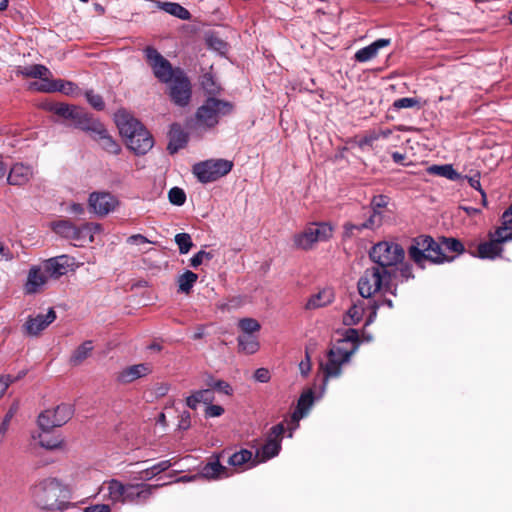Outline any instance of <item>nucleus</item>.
Returning <instances> with one entry per match:
<instances>
[{"label":"nucleus","mask_w":512,"mask_h":512,"mask_svg":"<svg viewBox=\"0 0 512 512\" xmlns=\"http://www.w3.org/2000/svg\"><path fill=\"white\" fill-rule=\"evenodd\" d=\"M56 319V313L50 308L47 314H38L36 316L29 315L22 327L23 333L30 337L38 336Z\"/></svg>","instance_id":"nucleus-15"},{"label":"nucleus","mask_w":512,"mask_h":512,"mask_svg":"<svg viewBox=\"0 0 512 512\" xmlns=\"http://www.w3.org/2000/svg\"><path fill=\"white\" fill-rule=\"evenodd\" d=\"M224 413V408L220 405H213L212 403L208 404L205 409V417L213 418L219 417Z\"/></svg>","instance_id":"nucleus-59"},{"label":"nucleus","mask_w":512,"mask_h":512,"mask_svg":"<svg viewBox=\"0 0 512 512\" xmlns=\"http://www.w3.org/2000/svg\"><path fill=\"white\" fill-rule=\"evenodd\" d=\"M271 378L270 372L267 368H258L254 372V379L260 383H267Z\"/></svg>","instance_id":"nucleus-62"},{"label":"nucleus","mask_w":512,"mask_h":512,"mask_svg":"<svg viewBox=\"0 0 512 512\" xmlns=\"http://www.w3.org/2000/svg\"><path fill=\"white\" fill-rule=\"evenodd\" d=\"M509 240H512V223L505 224L502 220V226L491 235L490 241L482 243V259H494L500 256L503 250L502 244Z\"/></svg>","instance_id":"nucleus-13"},{"label":"nucleus","mask_w":512,"mask_h":512,"mask_svg":"<svg viewBox=\"0 0 512 512\" xmlns=\"http://www.w3.org/2000/svg\"><path fill=\"white\" fill-rule=\"evenodd\" d=\"M369 257L376 264L377 268H382L393 274L395 268L402 264L405 258V251L396 242L380 241L371 247Z\"/></svg>","instance_id":"nucleus-7"},{"label":"nucleus","mask_w":512,"mask_h":512,"mask_svg":"<svg viewBox=\"0 0 512 512\" xmlns=\"http://www.w3.org/2000/svg\"><path fill=\"white\" fill-rule=\"evenodd\" d=\"M299 370L302 376H307L311 371V359L307 350L305 352V359L299 363Z\"/></svg>","instance_id":"nucleus-63"},{"label":"nucleus","mask_w":512,"mask_h":512,"mask_svg":"<svg viewBox=\"0 0 512 512\" xmlns=\"http://www.w3.org/2000/svg\"><path fill=\"white\" fill-rule=\"evenodd\" d=\"M199 478H205L208 480H217L228 477V470L223 466L219 459L216 458L214 461L206 463L198 473Z\"/></svg>","instance_id":"nucleus-25"},{"label":"nucleus","mask_w":512,"mask_h":512,"mask_svg":"<svg viewBox=\"0 0 512 512\" xmlns=\"http://www.w3.org/2000/svg\"><path fill=\"white\" fill-rule=\"evenodd\" d=\"M419 106V100L414 97H403L394 101L393 107L395 109H405Z\"/></svg>","instance_id":"nucleus-52"},{"label":"nucleus","mask_w":512,"mask_h":512,"mask_svg":"<svg viewBox=\"0 0 512 512\" xmlns=\"http://www.w3.org/2000/svg\"><path fill=\"white\" fill-rule=\"evenodd\" d=\"M234 164L226 159H208L193 165L192 172L201 183L214 182L231 172Z\"/></svg>","instance_id":"nucleus-10"},{"label":"nucleus","mask_w":512,"mask_h":512,"mask_svg":"<svg viewBox=\"0 0 512 512\" xmlns=\"http://www.w3.org/2000/svg\"><path fill=\"white\" fill-rule=\"evenodd\" d=\"M293 243L297 249L310 250L316 244V241L313 239L311 229L305 227L302 232L293 236Z\"/></svg>","instance_id":"nucleus-37"},{"label":"nucleus","mask_w":512,"mask_h":512,"mask_svg":"<svg viewBox=\"0 0 512 512\" xmlns=\"http://www.w3.org/2000/svg\"><path fill=\"white\" fill-rule=\"evenodd\" d=\"M175 242L178 245L180 254H187L193 246L191 236L188 233L176 234Z\"/></svg>","instance_id":"nucleus-49"},{"label":"nucleus","mask_w":512,"mask_h":512,"mask_svg":"<svg viewBox=\"0 0 512 512\" xmlns=\"http://www.w3.org/2000/svg\"><path fill=\"white\" fill-rule=\"evenodd\" d=\"M155 488L157 486L150 484H123L112 479L107 483V495L113 503L144 505L151 498Z\"/></svg>","instance_id":"nucleus-5"},{"label":"nucleus","mask_w":512,"mask_h":512,"mask_svg":"<svg viewBox=\"0 0 512 512\" xmlns=\"http://www.w3.org/2000/svg\"><path fill=\"white\" fill-rule=\"evenodd\" d=\"M172 466L170 460H163L155 465L148 467L140 472L139 479L141 480H150L156 475L168 470Z\"/></svg>","instance_id":"nucleus-43"},{"label":"nucleus","mask_w":512,"mask_h":512,"mask_svg":"<svg viewBox=\"0 0 512 512\" xmlns=\"http://www.w3.org/2000/svg\"><path fill=\"white\" fill-rule=\"evenodd\" d=\"M410 259L420 268H424V262L430 261L433 264H441L443 259L440 255V247L431 236L421 235L413 240L408 248Z\"/></svg>","instance_id":"nucleus-9"},{"label":"nucleus","mask_w":512,"mask_h":512,"mask_svg":"<svg viewBox=\"0 0 512 512\" xmlns=\"http://www.w3.org/2000/svg\"><path fill=\"white\" fill-rule=\"evenodd\" d=\"M202 86L209 94H214L218 91V87L215 86L213 78L209 74L204 75Z\"/></svg>","instance_id":"nucleus-61"},{"label":"nucleus","mask_w":512,"mask_h":512,"mask_svg":"<svg viewBox=\"0 0 512 512\" xmlns=\"http://www.w3.org/2000/svg\"><path fill=\"white\" fill-rule=\"evenodd\" d=\"M34 439H38L41 447L47 450H55L62 448L64 439L61 434H50V431H42L38 436H34Z\"/></svg>","instance_id":"nucleus-32"},{"label":"nucleus","mask_w":512,"mask_h":512,"mask_svg":"<svg viewBox=\"0 0 512 512\" xmlns=\"http://www.w3.org/2000/svg\"><path fill=\"white\" fill-rule=\"evenodd\" d=\"M312 231L313 239L317 242L327 241L332 237L333 228L326 222L312 223L307 226Z\"/></svg>","instance_id":"nucleus-36"},{"label":"nucleus","mask_w":512,"mask_h":512,"mask_svg":"<svg viewBox=\"0 0 512 512\" xmlns=\"http://www.w3.org/2000/svg\"><path fill=\"white\" fill-rule=\"evenodd\" d=\"M118 206V198L109 192L94 191L88 197L90 211L99 217H104L115 211Z\"/></svg>","instance_id":"nucleus-14"},{"label":"nucleus","mask_w":512,"mask_h":512,"mask_svg":"<svg viewBox=\"0 0 512 512\" xmlns=\"http://www.w3.org/2000/svg\"><path fill=\"white\" fill-rule=\"evenodd\" d=\"M344 229V237L351 238L358 236L364 231V228H362V225L360 222H347L343 226Z\"/></svg>","instance_id":"nucleus-51"},{"label":"nucleus","mask_w":512,"mask_h":512,"mask_svg":"<svg viewBox=\"0 0 512 512\" xmlns=\"http://www.w3.org/2000/svg\"><path fill=\"white\" fill-rule=\"evenodd\" d=\"M115 123L127 147L136 155H145L154 145V140L144 125L126 110H118L114 115Z\"/></svg>","instance_id":"nucleus-2"},{"label":"nucleus","mask_w":512,"mask_h":512,"mask_svg":"<svg viewBox=\"0 0 512 512\" xmlns=\"http://www.w3.org/2000/svg\"><path fill=\"white\" fill-rule=\"evenodd\" d=\"M74 414V407L71 404L62 403L53 409H46L41 412L37 424L41 431H51L55 427L66 424Z\"/></svg>","instance_id":"nucleus-11"},{"label":"nucleus","mask_w":512,"mask_h":512,"mask_svg":"<svg viewBox=\"0 0 512 512\" xmlns=\"http://www.w3.org/2000/svg\"><path fill=\"white\" fill-rule=\"evenodd\" d=\"M152 372V368L147 363H140L128 366L121 370L117 375V381L122 384L131 383L139 378L147 376Z\"/></svg>","instance_id":"nucleus-18"},{"label":"nucleus","mask_w":512,"mask_h":512,"mask_svg":"<svg viewBox=\"0 0 512 512\" xmlns=\"http://www.w3.org/2000/svg\"><path fill=\"white\" fill-rule=\"evenodd\" d=\"M388 197L385 195H376L372 198L370 203V211H381L388 205Z\"/></svg>","instance_id":"nucleus-54"},{"label":"nucleus","mask_w":512,"mask_h":512,"mask_svg":"<svg viewBox=\"0 0 512 512\" xmlns=\"http://www.w3.org/2000/svg\"><path fill=\"white\" fill-rule=\"evenodd\" d=\"M366 304L363 300H358L346 312L343 317V323L347 326L358 324L364 315Z\"/></svg>","instance_id":"nucleus-33"},{"label":"nucleus","mask_w":512,"mask_h":512,"mask_svg":"<svg viewBox=\"0 0 512 512\" xmlns=\"http://www.w3.org/2000/svg\"><path fill=\"white\" fill-rule=\"evenodd\" d=\"M383 305H386L388 306L389 308H392L393 307V302L391 299H382V300H373V299H370L367 303V307L370 309V313L366 319V323L365 325H370L371 323L374 322L375 318H376V315H377V310L383 306Z\"/></svg>","instance_id":"nucleus-46"},{"label":"nucleus","mask_w":512,"mask_h":512,"mask_svg":"<svg viewBox=\"0 0 512 512\" xmlns=\"http://www.w3.org/2000/svg\"><path fill=\"white\" fill-rule=\"evenodd\" d=\"M237 342L239 351L245 354H254L260 348L259 341L255 335L240 334L237 337Z\"/></svg>","instance_id":"nucleus-34"},{"label":"nucleus","mask_w":512,"mask_h":512,"mask_svg":"<svg viewBox=\"0 0 512 512\" xmlns=\"http://www.w3.org/2000/svg\"><path fill=\"white\" fill-rule=\"evenodd\" d=\"M168 199L171 204L182 206L186 201V194L182 188L173 187L168 192Z\"/></svg>","instance_id":"nucleus-50"},{"label":"nucleus","mask_w":512,"mask_h":512,"mask_svg":"<svg viewBox=\"0 0 512 512\" xmlns=\"http://www.w3.org/2000/svg\"><path fill=\"white\" fill-rule=\"evenodd\" d=\"M215 399L214 391L211 389H202L194 391L190 396L186 398V405L195 410L200 403L206 405L212 403Z\"/></svg>","instance_id":"nucleus-31"},{"label":"nucleus","mask_w":512,"mask_h":512,"mask_svg":"<svg viewBox=\"0 0 512 512\" xmlns=\"http://www.w3.org/2000/svg\"><path fill=\"white\" fill-rule=\"evenodd\" d=\"M144 53L155 77L167 85L170 100L176 106H188L192 97V85L184 70L172 67L171 63L151 46L146 47Z\"/></svg>","instance_id":"nucleus-1"},{"label":"nucleus","mask_w":512,"mask_h":512,"mask_svg":"<svg viewBox=\"0 0 512 512\" xmlns=\"http://www.w3.org/2000/svg\"><path fill=\"white\" fill-rule=\"evenodd\" d=\"M378 139H380V134H377V132H371L367 135H365L364 137H362L359 141H358V146L361 148V149H364L365 147H372L373 143L375 141H377Z\"/></svg>","instance_id":"nucleus-58"},{"label":"nucleus","mask_w":512,"mask_h":512,"mask_svg":"<svg viewBox=\"0 0 512 512\" xmlns=\"http://www.w3.org/2000/svg\"><path fill=\"white\" fill-rule=\"evenodd\" d=\"M233 110L231 102L210 96L197 108L195 123L200 128L213 129L222 117L230 115Z\"/></svg>","instance_id":"nucleus-6"},{"label":"nucleus","mask_w":512,"mask_h":512,"mask_svg":"<svg viewBox=\"0 0 512 512\" xmlns=\"http://www.w3.org/2000/svg\"><path fill=\"white\" fill-rule=\"evenodd\" d=\"M24 375H25V372H22L17 377H12L11 375L0 376V398L4 395L5 391L7 390V388L9 387V385L11 383H13L16 380L20 379Z\"/></svg>","instance_id":"nucleus-56"},{"label":"nucleus","mask_w":512,"mask_h":512,"mask_svg":"<svg viewBox=\"0 0 512 512\" xmlns=\"http://www.w3.org/2000/svg\"><path fill=\"white\" fill-rule=\"evenodd\" d=\"M52 230L59 236L73 241L75 234V225L66 219L58 220L52 223Z\"/></svg>","instance_id":"nucleus-38"},{"label":"nucleus","mask_w":512,"mask_h":512,"mask_svg":"<svg viewBox=\"0 0 512 512\" xmlns=\"http://www.w3.org/2000/svg\"><path fill=\"white\" fill-rule=\"evenodd\" d=\"M69 257L61 255L50 258L43 263V271L47 277L59 278L68 272Z\"/></svg>","instance_id":"nucleus-19"},{"label":"nucleus","mask_w":512,"mask_h":512,"mask_svg":"<svg viewBox=\"0 0 512 512\" xmlns=\"http://www.w3.org/2000/svg\"><path fill=\"white\" fill-rule=\"evenodd\" d=\"M47 275L39 266H33L29 269L27 280L24 284V293L33 295L39 293L47 282Z\"/></svg>","instance_id":"nucleus-17"},{"label":"nucleus","mask_w":512,"mask_h":512,"mask_svg":"<svg viewBox=\"0 0 512 512\" xmlns=\"http://www.w3.org/2000/svg\"><path fill=\"white\" fill-rule=\"evenodd\" d=\"M73 126L80 130L91 133V135H95L97 132H101L100 129L103 124L95 119H93L88 113H86L83 109H80Z\"/></svg>","instance_id":"nucleus-27"},{"label":"nucleus","mask_w":512,"mask_h":512,"mask_svg":"<svg viewBox=\"0 0 512 512\" xmlns=\"http://www.w3.org/2000/svg\"><path fill=\"white\" fill-rule=\"evenodd\" d=\"M333 300V293L331 290H322L319 293L311 296L306 304V308L315 309L324 307L331 303Z\"/></svg>","instance_id":"nucleus-39"},{"label":"nucleus","mask_w":512,"mask_h":512,"mask_svg":"<svg viewBox=\"0 0 512 512\" xmlns=\"http://www.w3.org/2000/svg\"><path fill=\"white\" fill-rule=\"evenodd\" d=\"M390 44V39L380 38L371 43L368 46H365L359 49L355 55V61L359 63H365L373 58H375L381 48L387 47Z\"/></svg>","instance_id":"nucleus-24"},{"label":"nucleus","mask_w":512,"mask_h":512,"mask_svg":"<svg viewBox=\"0 0 512 512\" xmlns=\"http://www.w3.org/2000/svg\"><path fill=\"white\" fill-rule=\"evenodd\" d=\"M207 44L210 48L219 52H224L227 48L226 42L217 36H209L207 38Z\"/></svg>","instance_id":"nucleus-57"},{"label":"nucleus","mask_w":512,"mask_h":512,"mask_svg":"<svg viewBox=\"0 0 512 512\" xmlns=\"http://www.w3.org/2000/svg\"><path fill=\"white\" fill-rule=\"evenodd\" d=\"M213 254L211 252H206L204 250H200L197 252L191 259H190V265L193 268H197L200 266L205 260L209 261L213 258Z\"/></svg>","instance_id":"nucleus-53"},{"label":"nucleus","mask_w":512,"mask_h":512,"mask_svg":"<svg viewBox=\"0 0 512 512\" xmlns=\"http://www.w3.org/2000/svg\"><path fill=\"white\" fill-rule=\"evenodd\" d=\"M160 8L166 13L174 17H177L181 20H190L191 18L190 12L179 3L163 2L161 3Z\"/></svg>","instance_id":"nucleus-40"},{"label":"nucleus","mask_w":512,"mask_h":512,"mask_svg":"<svg viewBox=\"0 0 512 512\" xmlns=\"http://www.w3.org/2000/svg\"><path fill=\"white\" fill-rule=\"evenodd\" d=\"M240 305V300L238 298H232L228 301H222L217 304V308L221 311H230L231 309H235Z\"/></svg>","instance_id":"nucleus-60"},{"label":"nucleus","mask_w":512,"mask_h":512,"mask_svg":"<svg viewBox=\"0 0 512 512\" xmlns=\"http://www.w3.org/2000/svg\"><path fill=\"white\" fill-rule=\"evenodd\" d=\"M198 279V275L190 270L185 271L178 277L179 291L188 294Z\"/></svg>","instance_id":"nucleus-45"},{"label":"nucleus","mask_w":512,"mask_h":512,"mask_svg":"<svg viewBox=\"0 0 512 512\" xmlns=\"http://www.w3.org/2000/svg\"><path fill=\"white\" fill-rule=\"evenodd\" d=\"M364 230H375L383 223L382 211H370L366 209L363 212V221L360 222Z\"/></svg>","instance_id":"nucleus-35"},{"label":"nucleus","mask_w":512,"mask_h":512,"mask_svg":"<svg viewBox=\"0 0 512 512\" xmlns=\"http://www.w3.org/2000/svg\"><path fill=\"white\" fill-rule=\"evenodd\" d=\"M214 385V390L224 393L225 395H231L233 390L230 384L223 380H217Z\"/></svg>","instance_id":"nucleus-64"},{"label":"nucleus","mask_w":512,"mask_h":512,"mask_svg":"<svg viewBox=\"0 0 512 512\" xmlns=\"http://www.w3.org/2000/svg\"><path fill=\"white\" fill-rule=\"evenodd\" d=\"M102 230L99 223L87 222L81 226L75 225V234H73V242L75 246H82L86 242H93L94 235Z\"/></svg>","instance_id":"nucleus-20"},{"label":"nucleus","mask_w":512,"mask_h":512,"mask_svg":"<svg viewBox=\"0 0 512 512\" xmlns=\"http://www.w3.org/2000/svg\"><path fill=\"white\" fill-rule=\"evenodd\" d=\"M438 246L442 254L440 256L443 258L441 263L451 262L455 258L454 256L447 255L446 252L460 253L463 251V244L454 238H443L442 241L438 243Z\"/></svg>","instance_id":"nucleus-28"},{"label":"nucleus","mask_w":512,"mask_h":512,"mask_svg":"<svg viewBox=\"0 0 512 512\" xmlns=\"http://www.w3.org/2000/svg\"><path fill=\"white\" fill-rule=\"evenodd\" d=\"M34 171L31 166L23 163L14 164L8 174L7 181L10 185H24L33 177Z\"/></svg>","instance_id":"nucleus-22"},{"label":"nucleus","mask_w":512,"mask_h":512,"mask_svg":"<svg viewBox=\"0 0 512 512\" xmlns=\"http://www.w3.org/2000/svg\"><path fill=\"white\" fill-rule=\"evenodd\" d=\"M229 465L242 471L256 467L254 465V455L248 449H241L234 452L228 459Z\"/></svg>","instance_id":"nucleus-26"},{"label":"nucleus","mask_w":512,"mask_h":512,"mask_svg":"<svg viewBox=\"0 0 512 512\" xmlns=\"http://www.w3.org/2000/svg\"><path fill=\"white\" fill-rule=\"evenodd\" d=\"M238 327L242 331V334L254 335L261 329L260 323L254 318H242L238 321Z\"/></svg>","instance_id":"nucleus-47"},{"label":"nucleus","mask_w":512,"mask_h":512,"mask_svg":"<svg viewBox=\"0 0 512 512\" xmlns=\"http://www.w3.org/2000/svg\"><path fill=\"white\" fill-rule=\"evenodd\" d=\"M86 99L96 110H102L105 106L103 98L99 94H95L92 90L86 92Z\"/></svg>","instance_id":"nucleus-55"},{"label":"nucleus","mask_w":512,"mask_h":512,"mask_svg":"<svg viewBox=\"0 0 512 512\" xmlns=\"http://www.w3.org/2000/svg\"><path fill=\"white\" fill-rule=\"evenodd\" d=\"M31 87L41 92H61L65 95H73L78 89L77 85L73 82L64 81L62 79L44 80L43 83L35 82Z\"/></svg>","instance_id":"nucleus-16"},{"label":"nucleus","mask_w":512,"mask_h":512,"mask_svg":"<svg viewBox=\"0 0 512 512\" xmlns=\"http://www.w3.org/2000/svg\"><path fill=\"white\" fill-rule=\"evenodd\" d=\"M93 350L92 341H85L78 346L70 357V364L73 366L80 365L85 359L88 358Z\"/></svg>","instance_id":"nucleus-42"},{"label":"nucleus","mask_w":512,"mask_h":512,"mask_svg":"<svg viewBox=\"0 0 512 512\" xmlns=\"http://www.w3.org/2000/svg\"><path fill=\"white\" fill-rule=\"evenodd\" d=\"M20 73L23 75V76H26V77H31V78H39V79H42V82H44V80H49L47 78V76L50 74V71L49 69L44 66V65H41V64H34V65H30V66H26L24 67Z\"/></svg>","instance_id":"nucleus-44"},{"label":"nucleus","mask_w":512,"mask_h":512,"mask_svg":"<svg viewBox=\"0 0 512 512\" xmlns=\"http://www.w3.org/2000/svg\"><path fill=\"white\" fill-rule=\"evenodd\" d=\"M188 142V134L179 123H173L169 130V143L167 150L170 154L177 153L184 148Z\"/></svg>","instance_id":"nucleus-21"},{"label":"nucleus","mask_w":512,"mask_h":512,"mask_svg":"<svg viewBox=\"0 0 512 512\" xmlns=\"http://www.w3.org/2000/svg\"><path fill=\"white\" fill-rule=\"evenodd\" d=\"M359 347V334L356 329L349 328L341 340L337 342L327 353L326 363H321L324 373V387L329 378L339 377L342 373V365L350 361L351 356Z\"/></svg>","instance_id":"nucleus-3"},{"label":"nucleus","mask_w":512,"mask_h":512,"mask_svg":"<svg viewBox=\"0 0 512 512\" xmlns=\"http://www.w3.org/2000/svg\"><path fill=\"white\" fill-rule=\"evenodd\" d=\"M35 504L48 511H64L71 507L72 491L57 478H47L35 486L33 491Z\"/></svg>","instance_id":"nucleus-4"},{"label":"nucleus","mask_w":512,"mask_h":512,"mask_svg":"<svg viewBox=\"0 0 512 512\" xmlns=\"http://www.w3.org/2000/svg\"><path fill=\"white\" fill-rule=\"evenodd\" d=\"M392 277L391 272H387L382 268H377L376 266L367 268L357 283L359 294L366 299H371L377 292L385 293L390 291L393 295H396L395 291H392L390 287Z\"/></svg>","instance_id":"nucleus-8"},{"label":"nucleus","mask_w":512,"mask_h":512,"mask_svg":"<svg viewBox=\"0 0 512 512\" xmlns=\"http://www.w3.org/2000/svg\"><path fill=\"white\" fill-rule=\"evenodd\" d=\"M43 108L65 120H71L72 124L74 123L81 109L74 105H68L65 103H58L52 101L43 103Z\"/></svg>","instance_id":"nucleus-23"},{"label":"nucleus","mask_w":512,"mask_h":512,"mask_svg":"<svg viewBox=\"0 0 512 512\" xmlns=\"http://www.w3.org/2000/svg\"><path fill=\"white\" fill-rule=\"evenodd\" d=\"M18 409H19V405L17 402H15L10 406V408L6 412L2 422L0 424V442L3 441L4 436H5L6 432L8 431L10 422H11L12 418L15 416V414L17 413Z\"/></svg>","instance_id":"nucleus-48"},{"label":"nucleus","mask_w":512,"mask_h":512,"mask_svg":"<svg viewBox=\"0 0 512 512\" xmlns=\"http://www.w3.org/2000/svg\"><path fill=\"white\" fill-rule=\"evenodd\" d=\"M284 432L285 427L282 423L276 424L270 429L265 443L261 448L256 450L254 465H259L278 456L281 451V442Z\"/></svg>","instance_id":"nucleus-12"},{"label":"nucleus","mask_w":512,"mask_h":512,"mask_svg":"<svg viewBox=\"0 0 512 512\" xmlns=\"http://www.w3.org/2000/svg\"><path fill=\"white\" fill-rule=\"evenodd\" d=\"M314 403V396L311 390H308L301 394L298 399L297 407L292 414V419L298 422L301 418H303Z\"/></svg>","instance_id":"nucleus-30"},{"label":"nucleus","mask_w":512,"mask_h":512,"mask_svg":"<svg viewBox=\"0 0 512 512\" xmlns=\"http://www.w3.org/2000/svg\"><path fill=\"white\" fill-rule=\"evenodd\" d=\"M101 132H97L93 135V139L96 140L100 146L107 152L117 155L121 151L120 145L108 134L104 125L100 129Z\"/></svg>","instance_id":"nucleus-29"},{"label":"nucleus","mask_w":512,"mask_h":512,"mask_svg":"<svg viewBox=\"0 0 512 512\" xmlns=\"http://www.w3.org/2000/svg\"><path fill=\"white\" fill-rule=\"evenodd\" d=\"M429 174L444 177L449 180H457L460 178L459 173L453 168L451 164L432 165L427 169Z\"/></svg>","instance_id":"nucleus-41"}]
</instances>
